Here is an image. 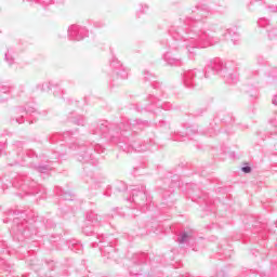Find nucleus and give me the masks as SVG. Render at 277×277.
<instances>
[{
  "label": "nucleus",
  "instance_id": "1",
  "mask_svg": "<svg viewBox=\"0 0 277 277\" xmlns=\"http://www.w3.org/2000/svg\"><path fill=\"white\" fill-rule=\"evenodd\" d=\"M210 72H222L223 75H226V71L224 70V63H222V60L215 58L213 61H210L205 74L206 79H209Z\"/></svg>",
  "mask_w": 277,
  "mask_h": 277
},
{
  "label": "nucleus",
  "instance_id": "2",
  "mask_svg": "<svg viewBox=\"0 0 277 277\" xmlns=\"http://www.w3.org/2000/svg\"><path fill=\"white\" fill-rule=\"evenodd\" d=\"M197 72L195 70H189L184 74V83L186 88H192L196 81L194 77H196Z\"/></svg>",
  "mask_w": 277,
  "mask_h": 277
},
{
  "label": "nucleus",
  "instance_id": "3",
  "mask_svg": "<svg viewBox=\"0 0 277 277\" xmlns=\"http://www.w3.org/2000/svg\"><path fill=\"white\" fill-rule=\"evenodd\" d=\"M141 200H146V187L142 186L141 190H134L132 193V200L133 202H140Z\"/></svg>",
  "mask_w": 277,
  "mask_h": 277
},
{
  "label": "nucleus",
  "instance_id": "4",
  "mask_svg": "<svg viewBox=\"0 0 277 277\" xmlns=\"http://www.w3.org/2000/svg\"><path fill=\"white\" fill-rule=\"evenodd\" d=\"M213 45V37H201L199 39V49H207V47Z\"/></svg>",
  "mask_w": 277,
  "mask_h": 277
},
{
  "label": "nucleus",
  "instance_id": "5",
  "mask_svg": "<svg viewBox=\"0 0 277 277\" xmlns=\"http://www.w3.org/2000/svg\"><path fill=\"white\" fill-rule=\"evenodd\" d=\"M10 98V89H0V101L5 103Z\"/></svg>",
  "mask_w": 277,
  "mask_h": 277
},
{
  "label": "nucleus",
  "instance_id": "6",
  "mask_svg": "<svg viewBox=\"0 0 277 277\" xmlns=\"http://www.w3.org/2000/svg\"><path fill=\"white\" fill-rule=\"evenodd\" d=\"M164 60L168 64H170V66H176L181 63V58L170 57L168 54L164 55Z\"/></svg>",
  "mask_w": 277,
  "mask_h": 277
},
{
  "label": "nucleus",
  "instance_id": "7",
  "mask_svg": "<svg viewBox=\"0 0 277 277\" xmlns=\"http://www.w3.org/2000/svg\"><path fill=\"white\" fill-rule=\"evenodd\" d=\"M188 240H189V235H187V233L184 232L179 238V243H187Z\"/></svg>",
  "mask_w": 277,
  "mask_h": 277
},
{
  "label": "nucleus",
  "instance_id": "8",
  "mask_svg": "<svg viewBox=\"0 0 277 277\" xmlns=\"http://www.w3.org/2000/svg\"><path fill=\"white\" fill-rule=\"evenodd\" d=\"M87 219L89 222H92L93 226H97L96 222H98V217L95 214H89Z\"/></svg>",
  "mask_w": 277,
  "mask_h": 277
},
{
  "label": "nucleus",
  "instance_id": "9",
  "mask_svg": "<svg viewBox=\"0 0 277 277\" xmlns=\"http://www.w3.org/2000/svg\"><path fill=\"white\" fill-rule=\"evenodd\" d=\"M5 61H6L10 65L14 64V57H12V56L10 55V52L5 53Z\"/></svg>",
  "mask_w": 277,
  "mask_h": 277
},
{
  "label": "nucleus",
  "instance_id": "10",
  "mask_svg": "<svg viewBox=\"0 0 277 277\" xmlns=\"http://www.w3.org/2000/svg\"><path fill=\"white\" fill-rule=\"evenodd\" d=\"M242 172H245V174H250V172H252V168L251 167H242Z\"/></svg>",
  "mask_w": 277,
  "mask_h": 277
},
{
  "label": "nucleus",
  "instance_id": "11",
  "mask_svg": "<svg viewBox=\"0 0 277 277\" xmlns=\"http://www.w3.org/2000/svg\"><path fill=\"white\" fill-rule=\"evenodd\" d=\"M117 75H119L121 77V79H127V77H129V75L126 71L117 72Z\"/></svg>",
  "mask_w": 277,
  "mask_h": 277
},
{
  "label": "nucleus",
  "instance_id": "12",
  "mask_svg": "<svg viewBox=\"0 0 277 277\" xmlns=\"http://www.w3.org/2000/svg\"><path fill=\"white\" fill-rule=\"evenodd\" d=\"M188 53H189V56H188V57H189L190 60H194V55H195L196 52H194V51H192V50H188Z\"/></svg>",
  "mask_w": 277,
  "mask_h": 277
},
{
  "label": "nucleus",
  "instance_id": "13",
  "mask_svg": "<svg viewBox=\"0 0 277 277\" xmlns=\"http://www.w3.org/2000/svg\"><path fill=\"white\" fill-rule=\"evenodd\" d=\"M273 105H277V95H275L273 98Z\"/></svg>",
  "mask_w": 277,
  "mask_h": 277
},
{
  "label": "nucleus",
  "instance_id": "14",
  "mask_svg": "<svg viewBox=\"0 0 277 277\" xmlns=\"http://www.w3.org/2000/svg\"><path fill=\"white\" fill-rule=\"evenodd\" d=\"M232 81H237V77L233 78V75L229 76Z\"/></svg>",
  "mask_w": 277,
  "mask_h": 277
},
{
  "label": "nucleus",
  "instance_id": "15",
  "mask_svg": "<svg viewBox=\"0 0 277 277\" xmlns=\"http://www.w3.org/2000/svg\"><path fill=\"white\" fill-rule=\"evenodd\" d=\"M233 44H237V39H232Z\"/></svg>",
  "mask_w": 277,
  "mask_h": 277
},
{
  "label": "nucleus",
  "instance_id": "16",
  "mask_svg": "<svg viewBox=\"0 0 277 277\" xmlns=\"http://www.w3.org/2000/svg\"><path fill=\"white\" fill-rule=\"evenodd\" d=\"M76 40H78V41H79V40H83V37H78V39H76Z\"/></svg>",
  "mask_w": 277,
  "mask_h": 277
},
{
  "label": "nucleus",
  "instance_id": "17",
  "mask_svg": "<svg viewBox=\"0 0 277 277\" xmlns=\"http://www.w3.org/2000/svg\"><path fill=\"white\" fill-rule=\"evenodd\" d=\"M198 75H199L200 77H202V71H198Z\"/></svg>",
  "mask_w": 277,
  "mask_h": 277
},
{
  "label": "nucleus",
  "instance_id": "18",
  "mask_svg": "<svg viewBox=\"0 0 277 277\" xmlns=\"http://www.w3.org/2000/svg\"><path fill=\"white\" fill-rule=\"evenodd\" d=\"M78 124H83V122H79Z\"/></svg>",
  "mask_w": 277,
  "mask_h": 277
}]
</instances>
